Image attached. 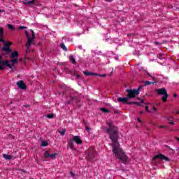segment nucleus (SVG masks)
<instances>
[{"label": "nucleus", "instance_id": "nucleus-51", "mask_svg": "<svg viewBox=\"0 0 179 179\" xmlns=\"http://www.w3.org/2000/svg\"><path fill=\"white\" fill-rule=\"evenodd\" d=\"M106 128H108V127H105V126H103V127H102V129H103V131H106Z\"/></svg>", "mask_w": 179, "mask_h": 179}, {"label": "nucleus", "instance_id": "nucleus-23", "mask_svg": "<svg viewBox=\"0 0 179 179\" xmlns=\"http://www.w3.org/2000/svg\"><path fill=\"white\" fill-rule=\"evenodd\" d=\"M99 110L102 111V113H110V110L106 108H99Z\"/></svg>", "mask_w": 179, "mask_h": 179}, {"label": "nucleus", "instance_id": "nucleus-41", "mask_svg": "<svg viewBox=\"0 0 179 179\" xmlns=\"http://www.w3.org/2000/svg\"><path fill=\"white\" fill-rule=\"evenodd\" d=\"M112 108H113V110H115V111H114V113H115V114H119V113H120V112L115 110V109H114V108L112 107Z\"/></svg>", "mask_w": 179, "mask_h": 179}, {"label": "nucleus", "instance_id": "nucleus-32", "mask_svg": "<svg viewBox=\"0 0 179 179\" xmlns=\"http://www.w3.org/2000/svg\"><path fill=\"white\" fill-rule=\"evenodd\" d=\"M96 76H99L100 78H106V76H107V74H99V73H96Z\"/></svg>", "mask_w": 179, "mask_h": 179}, {"label": "nucleus", "instance_id": "nucleus-52", "mask_svg": "<svg viewBox=\"0 0 179 179\" xmlns=\"http://www.w3.org/2000/svg\"><path fill=\"white\" fill-rule=\"evenodd\" d=\"M121 20H122V22H124V20H125V17H122L121 18Z\"/></svg>", "mask_w": 179, "mask_h": 179}, {"label": "nucleus", "instance_id": "nucleus-56", "mask_svg": "<svg viewBox=\"0 0 179 179\" xmlns=\"http://www.w3.org/2000/svg\"><path fill=\"white\" fill-rule=\"evenodd\" d=\"M155 45H159V42H155Z\"/></svg>", "mask_w": 179, "mask_h": 179}, {"label": "nucleus", "instance_id": "nucleus-22", "mask_svg": "<svg viewBox=\"0 0 179 179\" xmlns=\"http://www.w3.org/2000/svg\"><path fill=\"white\" fill-rule=\"evenodd\" d=\"M69 59L70 61H71L72 64H76V60L75 59V57H73V55H70L69 57Z\"/></svg>", "mask_w": 179, "mask_h": 179}, {"label": "nucleus", "instance_id": "nucleus-27", "mask_svg": "<svg viewBox=\"0 0 179 179\" xmlns=\"http://www.w3.org/2000/svg\"><path fill=\"white\" fill-rule=\"evenodd\" d=\"M60 47L62 48V50H64V51H68V48L66 46H65L64 43H61Z\"/></svg>", "mask_w": 179, "mask_h": 179}, {"label": "nucleus", "instance_id": "nucleus-48", "mask_svg": "<svg viewBox=\"0 0 179 179\" xmlns=\"http://www.w3.org/2000/svg\"><path fill=\"white\" fill-rule=\"evenodd\" d=\"M168 126H160V128L164 129V128H167Z\"/></svg>", "mask_w": 179, "mask_h": 179}, {"label": "nucleus", "instance_id": "nucleus-11", "mask_svg": "<svg viewBox=\"0 0 179 179\" xmlns=\"http://www.w3.org/2000/svg\"><path fill=\"white\" fill-rule=\"evenodd\" d=\"M137 100H138L141 102L134 101V104H135L136 106H138L139 107H143V104H146V103H145V99H143L137 97Z\"/></svg>", "mask_w": 179, "mask_h": 179}, {"label": "nucleus", "instance_id": "nucleus-30", "mask_svg": "<svg viewBox=\"0 0 179 179\" xmlns=\"http://www.w3.org/2000/svg\"><path fill=\"white\" fill-rule=\"evenodd\" d=\"M72 75H73V76H76V79H80V75L76 74V72H73V73H72Z\"/></svg>", "mask_w": 179, "mask_h": 179}, {"label": "nucleus", "instance_id": "nucleus-4", "mask_svg": "<svg viewBox=\"0 0 179 179\" xmlns=\"http://www.w3.org/2000/svg\"><path fill=\"white\" fill-rule=\"evenodd\" d=\"M158 159V160H165V162H170V159L167 157H166L164 155L162 154V153H158V155L154 156V157L152 158V162L154 163H157V159Z\"/></svg>", "mask_w": 179, "mask_h": 179}, {"label": "nucleus", "instance_id": "nucleus-18", "mask_svg": "<svg viewBox=\"0 0 179 179\" xmlns=\"http://www.w3.org/2000/svg\"><path fill=\"white\" fill-rule=\"evenodd\" d=\"M24 5H34L36 3V0H31L29 1H22Z\"/></svg>", "mask_w": 179, "mask_h": 179}, {"label": "nucleus", "instance_id": "nucleus-26", "mask_svg": "<svg viewBox=\"0 0 179 179\" xmlns=\"http://www.w3.org/2000/svg\"><path fill=\"white\" fill-rule=\"evenodd\" d=\"M41 146H42L43 148L45 147V146H48V142H47L45 141H43L41 143Z\"/></svg>", "mask_w": 179, "mask_h": 179}, {"label": "nucleus", "instance_id": "nucleus-12", "mask_svg": "<svg viewBox=\"0 0 179 179\" xmlns=\"http://www.w3.org/2000/svg\"><path fill=\"white\" fill-rule=\"evenodd\" d=\"M155 92L159 94V96H164V94H167V90H166V88L156 89Z\"/></svg>", "mask_w": 179, "mask_h": 179}, {"label": "nucleus", "instance_id": "nucleus-29", "mask_svg": "<svg viewBox=\"0 0 179 179\" xmlns=\"http://www.w3.org/2000/svg\"><path fill=\"white\" fill-rule=\"evenodd\" d=\"M66 131V129H62V131H59V133L62 135V136H64V135H65Z\"/></svg>", "mask_w": 179, "mask_h": 179}, {"label": "nucleus", "instance_id": "nucleus-43", "mask_svg": "<svg viewBox=\"0 0 179 179\" xmlns=\"http://www.w3.org/2000/svg\"><path fill=\"white\" fill-rule=\"evenodd\" d=\"M34 38H36V35L34 34L31 38L32 41L34 40Z\"/></svg>", "mask_w": 179, "mask_h": 179}, {"label": "nucleus", "instance_id": "nucleus-5", "mask_svg": "<svg viewBox=\"0 0 179 179\" xmlns=\"http://www.w3.org/2000/svg\"><path fill=\"white\" fill-rule=\"evenodd\" d=\"M143 89V85H141L137 89H129V91H130V93H131V95H133L134 98H136V96L141 93V90Z\"/></svg>", "mask_w": 179, "mask_h": 179}, {"label": "nucleus", "instance_id": "nucleus-7", "mask_svg": "<svg viewBox=\"0 0 179 179\" xmlns=\"http://www.w3.org/2000/svg\"><path fill=\"white\" fill-rule=\"evenodd\" d=\"M8 65H9V61L2 60V56L0 55V71H5V67H3V66H8Z\"/></svg>", "mask_w": 179, "mask_h": 179}, {"label": "nucleus", "instance_id": "nucleus-25", "mask_svg": "<svg viewBox=\"0 0 179 179\" xmlns=\"http://www.w3.org/2000/svg\"><path fill=\"white\" fill-rule=\"evenodd\" d=\"M0 38L3 40V28L0 27Z\"/></svg>", "mask_w": 179, "mask_h": 179}, {"label": "nucleus", "instance_id": "nucleus-9", "mask_svg": "<svg viewBox=\"0 0 179 179\" xmlns=\"http://www.w3.org/2000/svg\"><path fill=\"white\" fill-rule=\"evenodd\" d=\"M17 86L18 89H20L21 90H26V89H27V86H26V84H24L23 80L17 82Z\"/></svg>", "mask_w": 179, "mask_h": 179}, {"label": "nucleus", "instance_id": "nucleus-24", "mask_svg": "<svg viewBox=\"0 0 179 179\" xmlns=\"http://www.w3.org/2000/svg\"><path fill=\"white\" fill-rule=\"evenodd\" d=\"M5 66L10 68L11 71H13V67L15 66V64L13 63H11V65H10V64H9V62H8V66H3V68H5Z\"/></svg>", "mask_w": 179, "mask_h": 179}, {"label": "nucleus", "instance_id": "nucleus-6", "mask_svg": "<svg viewBox=\"0 0 179 179\" xmlns=\"http://www.w3.org/2000/svg\"><path fill=\"white\" fill-rule=\"evenodd\" d=\"M4 47L1 48V51H3V52H12V49H10V45H12V43L11 42H8L6 43H4Z\"/></svg>", "mask_w": 179, "mask_h": 179}, {"label": "nucleus", "instance_id": "nucleus-1", "mask_svg": "<svg viewBox=\"0 0 179 179\" xmlns=\"http://www.w3.org/2000/svg\"><path fill=\"white\" fill-rule=\"evenodd\" d=\"M108 128H106V132L108 134L109 138L112 141L110 146H112L113 153H114L115 156H116L120 162L123 163L128 162V156L125 155V152H124V150L121 148L120 142L118 141V139H120L118 129H117V127L112 123L108 122Z\"/></svg>", "mask_w": 179, "mask_h": 179}, {"label": "nucleus", "instance_id": "nucleus-47", "mask_svg": "<svg viewBox=\"0 0 179 179\" xmlns=\"http://www.w3.org/2000/svg\"><path fill=\"white\" fill-rule=\"evenodd\" d=\"M131 36H134V34H127L128 37H131Z\"/></svg>", "mask_w": 179, "mask_h": 179}, {"label": "nucleus", "instance_id": "nucleus-16", "mask_svg": "<svg viewBox=\"0 0 179 179\" xmlns=\"http://www.w3.org/2000/svg\"><path fill=\"white\" fill-rule=\"evenodd\" d=\"M83 73L85 76H96L97 75V73L90 71H84Z\"/></svg>", "mask_w": 179, "mask_h": 179}, {"label": "nucleus", "instance_id": "nucleus-46", "mask_svg": "<svg viewBox=\"0 0 179 179\" xmlns=\"http://www.w3.org/2000/svg\"><path fill=\"white\" fill-rule=\"evenodd\" d=\"M152 110L154 111H157V108L156 107H155V106L152 107Z\"/></svg>", "mask_w": 179, "mask_h": 179}, {"label": "nucleus", "instance_id": "nucleus-59", "mask_svg": "<svg viewBox=\"0 0 179 179\" xmlns=\"http://www.w3.org/2000/svg\"><path fill=\"white\" fill-rule=\"evenodd\" d=\"M43 43H41V42H39L38 43V45H41Z\"/></svg>", "mask_w": 179, "mask_h": 179}, {"label": "nucleus", "instance_id": "nucleus-45", "mask_svg": "<svg viewBox=\"0 0 179 179\" xmlns=\"http://www.w3.org/2000/svg\"><path fill=\"white\" fill-rule=\"evenodd\" d=\"M25 59H31V58H30V57H27V56L26 55L24 60H25Z\"/></svg>", "mask_w": 179, "mask_h": 179}, {"label": "nucleus", "instance_id": "nucleus-50", "mask_svg": "<svg viewBox=\"0 0 179 179\" xmlns=\"http://www.w3.org/2000/svg\"><path fill=\"white\" fill-rule=\"evenodd\" d=\"M147 75H148V76H150V78H152V75H150V73H149V72L146 71Z\"/></svg>", "mask_w": 179, "mask_h": 179}, {"label": "nucleus", "instance_id": "nucleus-37", "mask_svg": "<svg viewBox=\"0 0 179 179\" xmlns=\"http://www.w3.org/2000/svg\"><path fill=\"white\" fill-rule=\"evenodd\" d=\"M83 124L85 125V127H88V125H90L89 122H86L85 120H83Z\"/></svg>", "mask_w": 179, "mask_h": 179}, {"label": "nucleus", "instance_id": "nucleus-40", "mask_svg": "<svg viewBox=\"0 0 179 179\" xmlns=\"http://www.w3.org/2000/svg\"><path fill=\"white\" fill-rule=\"evenodd\" d=\"M166 148H169V150H172V152H174V150L171 148H170L169 145H165Z\"/></svg>", "mask_w": 179, "mask_h": 179}, {"label": "nucleus", "instance_id": "nucleus-63", "mask_svg": "<svg viewBox=\"0 0 179 179\" xmlns=\"http://www.w3.org/2000/svg\"><path fill=\"white\" fill-rule=\"evenodd\" d=\"M107 1L108 2H111V0H105Z\"/></svg>", "mask_w": 179, "mask_h": 179}, {"label": "nucleus", "instance_id": "nucleus-3", "mask_svg": "<svg viewBox=\"0 0 179 179\" xmlns=\"http://www.w3.org/2000/svg\"><path fill=\"white\" fill-rule=\"evenodd\" d=\"M127 94L126 97H118L117 98V103H122L123 104H126L127 101H129V100H132V99H135L132 94L130 92L129 89L126 90Z\"/></svg>", "mask_w": 179, "mask_h": 179}, {"label": "nucleus", "instance_id": "nucleus-61", "mask_svg": "<svg viewBox=\"0 0 179 179\" xmlns=\"http://www.w3.org/2000/svg\"><path fill=\"white\" fill-rule=\"evenodd\" d=\"M20 61L23 62V59H22V58H20Z\"/></svg>", "mask_w": 179, "mask_h": 179}, {"label": "nucleus", "instance_id": "nucleus-15", "mask_svg": "<svg viewBox=\"0 0 179 179\" xmlns=\"http://www.w3.org/2000/svg\"><path fill=\"white\" fill-rule=\"evenodd\" d=\"M139 83H145V86H150V85H155V83H156V82L142 80V81H139Z\"/></svg>", "mask_w": 179, "mask_h": 179}, {"label": "nucleus", "instance_id": "nucleus-54", "mask_svg": "<svg viewBox=\"0 0 179 179\" xmlns=\"http://www.w3.org/2000/svg\"><path fill=\"white\" fill-rule=\"evenodd\" d=\"M31 33L32 35L34 34V31H33V29H31Z\"/></svg>", "mask_w": 179, "mask_h": 179}, {"label": "nucleus", "instance_id": "nucleus-33", "mask_svg": "<svg viewBox=\"0 0 179 179\" xmlns=\"http://www.w3.org/2000/svg\"><path fill=\"white\" fill-rule=\"evenodd\" d=\"M46 117L47 118H54V114H52V113L48 114V115H47Z\"/></svg>", "mask_w": 179, "mask_h": 179}, {"label": "nucleus", "instance_id": "nucleus-19", "mask_svg": "<svg viewBox=\"0 0 179 179\" xmlns=\"http://www.w3.org/2000/svg\"><path fill=\"white\" fill-rule=\"evenodd\" d=\"M71 101H74L76 104H79V102L80 101L77 96H71Z\"/></svg>", "mask_w": 179, "mask_h": 179}, {"label": "nucleus", "instance_id": "nucleus-57", "mask_svg": "<svg viewBox=\"0 0 179 179\" xmlns=\"http://www.w3.org/2000/svg\"><path fill=\"white\" fill-rule=\"evenodd\" d=\"M167 43V41H163V44Z\"/></svg>", "mask_w": 179, "mask_h": 179}, {"label": "nucleus", "instance_id": "nucleus-13", "mask_svg": "<svg viewBox=\"0 0 179 179\" xmlns=\"http://www.w3.org/2000/svg\"><path fill=\"white\" fill-rule=\"evenodd\" d=\"M73 142H76L78 145H82L83 143V141H82V139H80V137L79 136H75L73 137Z\"/></svg>", "mask_w": 179, "mask_h": 179}, {"label": "nucleus", "instance_id": "nucleus-2", "mask_svg": "<svg viewBox=\"0 0 179 179\" xmlns=\"http://www.w3.org/2000/svg\"><path fill=\"white\" fill-rule=\"evenodd\" d=\"M85 155H86L85 159L88 160V162H92V160H94L96 156V150H94V148H90L85 152Z\"/></svg>", "mask_w": 179, "mask_h": 179}, {"label": "nucleus", "instance_id": "nucleus-58", "mask_svg": "<svg viewBox=\"0 0 179 179\" xmlns=\"http://www.w3.org/2000/svg\"><path fill=\"white\" fill-rule=\"evenodd\" d=\"M177 96H178L177 94H173V97H177Z\"/></svg>", "mask_w": 179, "mask_h": 179}, {"label": "nucleus", "instance_id": "nucleus-38", "mask_svg": "<svg viewBox=\"0 0 179 179\" xmlns=\"http://www.w3.org/2000/svg\"><path fill=\"white\" fill-rule=\"evenodd\" d=\"M0 43H3V44H6V41H5L2 38H0Z\"/></svg>", "mask_w": 179, "mask_h": 179}, {"label": "nucleus", "instance_id": "nucleus-21", "mask_svg": "<svg viewBox=\"0 0 179 179\" xmlns=\"http://www.w3.org/2000/svg\"><path fill=\"white\" fill-rule=\"evenodd\" d=\"M167 97H169V94H165L162 97V101H164V103H166V101H167Z\"/></svg>", "mask_w": 179, "mask_h": 179}, {"label": "nucleus", "instance_id": "nucleus-36", "mask_svg": "<svg viewBox=\"0 0 179 179\" xmlns=\"http://www.w3.org/2000/svg\"><path fill=\"white\" fill-rule=\"evenodd\" d=\"M27 29V27H24V26H20V27H19V29H20V30H23V29Z\"/></svg>", "mask_w": 179, "mask_h": 179}, {"label": "nucleus", "instance_id": "nucleus-60", "mask_svg": "<svg viewBox=\"0 0 179 179\" xmlns=\"http://www.w3.org/2000/svg\"><path fill=\"white\" fill-rule=\"evenodd\" d=\"M145 112L144 111H141L140 114H143Z\"/></svg>", "mask_w": 179, "mask_h": 179}, {"label": "nucleus", "instance_id": "nucleus-55", "mask_svg": "<svg viewBox=\"0 0 179 179\" xmlns=\"http://www.w3.org/2000/svg\"><path fill=\"white\" fill-rule=\"evenodd\" d=\"M175 139L179 142V138L178 137H175Z\"/></svg>", "mask_w": 179, "mask_h": 179}, {"label": "nucleus", "instance_id": "nucleus-62", "mask_svg": "<svg viewBox=\"0 0 179 179\" xmlns=\"http://www.w3.org/2000/svg\"><path fill=\"white\" fill-rule=\"evenodd\" d=\"M31 44H36V43H34V41H33L31 42Z\"/></svg>", "mask_w": 179, "mask_h": 179}, {"label": "nucleus", "instance_id": "nucleus-31", "mask_svg": "<svg viewBox=\"0 0 179 179\" xmlns=\"http://www.w3.org/2000/svg\"><path fill=\"white\" fill-rule=\"evenodd\" d=\"M145 104H146V106H145V111H147V113H153V111L149 110V106H148V103H145Z\"/></svg>", "mask_w": 179, "mask_h": 179}, {"label": "nucleus", "instance_id": "nucleus-14", "mask_svg": "<svg viewBox=\"0 0 179 179\" xmlns=\"http://www.w3.org/2000/svg\"><path fill=\"white\" fill-rule=\"evenodd\" d=\"M10 57L12 58V59H17L19 57V52L17 51L13 52L10 55Z\"/></svg>", "mask_w": 179, "mask_h": 179}, {"label": "nucleus", "instance_id": "nucleus-42", "mask_svg": "<svg viewBox=\"0 0 179 179\" xmlns=\"http://www.w3.org/2000/svg\"><path fill=\"white\" fill-rule=\"evenodd\" d=\"M70 174H71V177H75V173L70 172Z\"/></svg>", "mask_w": 179, "mask_h": 179}, {"label": "nucleus", "instance_id": "nucleus-39", "mask_svg": "<svg viewBox=\"0 0 179 179\" xmlns=\"http://www.w3.org/2000/svg\"><path fill=\"white\" fill-rule=\"evenodd\" d=\"M85 129L89 132V131H92V129L89 127V126H87L85 127Z\"/></svg>", "mask_w": 179, "mask_h": 179}, {"label": "nucleus", "instance_id": "nucleus-20", "mask_svg": "<svg viewBox=\"0 0 179 179\" xmlns=\"http://www.w3.org/2000/svg\"><path fill=\"white\" fill-rule=\"evenodd\" d=\"M69 148H71V149H75L74 146H73V140H70L69 142Z\"/></svg>", "mask_w": 179, "mask_h": 179}, {"label": "nucleus", "instance_id": "nucleus-53", "mask_svg": "<svg viewBox=\"0 0 179 179\" xmlns=\"http://www.w3.org/2000/svg\"><path fill=\"white\" fill-rule=\"evenodd\" d=\"M137 120H138V122H142L141 120L139 117H138Z\"/></svg>", "mask_w": 179, "mask_h": 179}, {"label": "nucleus", "instance_id": "nucleus-28", "mask_svg": "<svg viewBox=\"0 0 179 179\" xmlns=\"http://www.w3.org/2000/svg\"><path fill=\"white\" fill-rule=\"evenodd\" d=\"M7 27L9 29V30H15V27L10 24H7Z\"/></svg>", "mask_w": 179, "mask_h": 179}, {"label": "nucleus", "instance_id": "nucleus-64", "mask_svg": "<svg viewBox=\"0 0 179 179\" xmlns=\"http://www.w3.org/2000/svg\"><path fill=\"white\" fill-rule=\"evenodd\" d=\"M60 65H64V63H60Z\"/></svg>", "mask_w": 179, "mask_h": 179}, {"label": "nucleus", "instance_id": "nucleus-8", "mask_svg": "<svg viewBox=\"0 0 179 179\" xmlns=\"http://www.w3.org/2000/svg\"><path fill=\"white\" fill-rule=\"evenodd\" d=\"M25 35L27 36V38L26 47L27 50H29V48H30V46L31 45V43H33V39H31V36H30L27 31H25Z\"/></svg>", "mask_w": 179, "mask_h": 179}, {"label": "nucleus", "instance_id": "nucleus-49", "mask_svg": "<svg viewBox=\"0 0 179 179\" xmlns=\"http://www.w3.org/2000/svg\"><path fill=\"white\" fill-rule=\"evenodd\" d=\"M169 124H171V125H174V122H173L172 120H171V122H169Z\"/></svg>", "mask_w": 179, "mask_h": 179}, {"label": "nucleus", "instance_id": "nucleus-17", "mask_svg": "<svg viewBox=\"0 0 179 179\" xmlns=\"http://www.w3.org/2000/svg\"><path fill=\"white\" fill-rule=\"evenodd\" d=\"M3 157L6 160H12V159H13V155H9L3 154Z\"/></svg>", "mask_w": 179, "mask_h": 179}, {"label": "nucleus", "instance_id": "nucleus-35", "mask_svg": "<svg viewBox=\"0 0 179 179\" xmlns=\"http://www.w3.org/2000/svg\"><path fill=\"white\" fill-rule=\"evenodd\" d=\"M134 103H135V101L129 102V101H127L125 104H128L129 106H131V105L134 104Z\"/></svg>", "mask_w": 179, "mask_h": 179}, {"label": "nucleus", "instance_id": "nucleus-34", "mask_svg": "<svg viewBox=\"0 0 179 179\" xmlns=\"http://www.w3.org/2000/svg\"><path fill=\"white\" fill-rule=\"evenodd\" d=\"M10 62H12V64H17V59H11Z\"/></svg>", "mask_w": 179, "mask_h": 179}, {"label": "nucleus", "instance_id": "nucleus-10", "mask_svg": "<svg viewBox=\"0 0 179 179\" xmlns=\"http://www.w3.org/2000/svg\"><path fill=\"white\" fill-rule=\"evenodd\" d=\"M56 156H58V153L50 154V152L45 151L44 153V157L45 159L50 157V159H55Z\"/></svg>", "mask_w": 179, "mask_h": 179}, {"label": "nucleus", "instance_id": "nucleus-44", "mask_svg": "<svg viewBox=\"0 0 179 179\" xmlns=\"http://www.w3.org/2000/svg\"><path fill=\"white\" fill-rule=\"evenodd\" d=\"M72 102H73V101H71V100L70 99V101H66V104H71V103H72Z\"/></svg>", "mask_w": 179, "mask_h": 179}]
</instances>
